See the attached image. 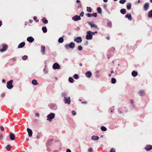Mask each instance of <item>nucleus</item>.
<instances>
[{"mask_svg":"<svg viewBox=\"0 0 152 152\" xmlns=\"http://www.w3.org/2000/svg\"><path fill=\"white\" fill-rule=\"evenodd\" d=\"M55 114L51 113L47 116V120L50 121H52V120L55 118Z\"/></svg>","mask_w":152,"mask_h":152,"instance_id":"nucleus-1","label":"nucleus"},{"mask_svg":"<svg viewBox=\"0 0 152 152\" xmlns=\"http://www.w3.org/2000/svg\"><path fill=\"white\" fill-rule=\"evenodd\" d=\"M86 39L87 40H91L92 39V34L91 33V31H88L86 33Z\"/></svg>","mask_w":152,"mask_h":152,"instance_id":"nucleus-2","label":"nucleus"},{"mask_svg":"<svg viewBox=\"0 0 152 152\" xmlns=\"http://www.w3.org/2000/svg\"><path fill=\"white\" fill-rule=\"evenodd\" d=\"M75 44L74 42H71L69 45H66L65 47L67 49H69V48L72 49H73L75 48Z\"/></svg>","mask_w":152,"mask_h":152,"instance_id":"nucleus-3","label":"nucleus"},{"mask_svg":"<svg viewBox=\"0 0 152 152\" xmlns=\"http://www.w3.org/2000/svg\"><path fill=\"white\" fill-rule=\"evenodd\" d=\"M49 106L51 109L53 110H56L57 109V106L55 104H49Z\"/></svg>","mask_w":152,"mask_h":152,"instance_id":"nucleus-4","label":"nucleus"},{"mask_svg":"<svg viewBox=\"0 0 152 152\" xmlns=\"http://www.w3.org/2000/svg\"><path fill=\"white\" fill-rule=\"evenodd\" d=\"M13 82V80H10V81L7 82V87L8 89H11L12 88L13 86L12 84Z\"/></svg>","mask_w":152,"mask_h":152,"instance_id":"nucleus-5","label":"nucleus"},{"mask_svg":"<svg viewBox=\"0 0 152 152\" xmlns=\"http://www.w3.org/2000/svg\"><path fill=\"white\" fill-rule=\"evenodd\" d=\"M64 101L66 104H70L71 103L70 98L69 97L67 98L66 97L64 99Z\"/></svg>","mask_w":152,"mask_h":152,"instance_id":"nucleus-6","label":"nucleus"},{"mask_svg":"<svg viewBox=\"0 0 152 152\" xmlns=\"http://www.w3.org/2000/svg\"><path fill=\"white\" fill-rule=\"evenodd\" d=\"M53 67L54 69H60V66L57 63H55L53 66Z\"/></svg>","mask_w":152,"mask_h":152,"instance_id":"nucleus-7","label":"nucleus"},{"mask_svg":"<svg viewBox=\"0 0 152 152\" xmlns=\"http://www.w3.org/2000/svg\"><path fill=\"white\" fill-rule=\"evenodd\" d=\"M74 41L78 43H80L82 41V39L81 37H78L75 38Z\"/></svg>","mask_w":152,"mask_h":152,"instance_id":"nucleus-8","label":"nucleus"},{"mask_svg":"<svg viewBox=\"0 0 152 152\" xmlns=\"http://www.w3.org/2000/svg\"><path fill=\"white\" fill-rule=\"evenodd\" d=\"M72 19L74 21H77L79 20H80L81 18L80 16L76 15L73 17L72 18Z\"/></svg>","mask_w":152,"mask_h":152,"instance_id":"nucleus-9","label":"nucleus"},{"mask_svg":"<svg viewBox=\"0 0 152 152\" xmlns=\"http://www.w3.org/2000/svg\"><path fill=\"white\" fill-rule=\"evenodd\" d=\"M88 24L90 25L91 28H97V26L96 25L94 24H93V23L91 22H88Z\"/></svg>","mask_w":152,"mask_h":152,"instance_id":"nucleus-10","label":"nucleus"},{"mask_svg":"<svg viewBox=\"0 0 152 152\" xmlns=\"http://www.w3.org/2000/svg\"><path fill=\"white\" fill-rule=\"evenodd\" d=\"M28 135L29 137H31L32 135L33 132L32 130L30 128H28L27 129Z\"/></svg>","mask_w":152,"mask_h":152,"instance_id":"nucleus-11","label":"nucleus"},{"mask_svg":"<svg viewBox=\"0 0 152 152\" xmlns=\"http://www.w3.org/2000/svg\"><path fill=\"white\" fill-rule=\"evenodd\" d=\"M7 45H3V48L0 49V51L1 52H4V51L6 50L7 49Z\"/></svg>","mask_w":152,"mask_h":152,"instance_id":"nucleus-12","label":"nucleus"},{"mask_svg":"<svg viewBox=\"0 0 152 152\" xmlns=\"http://www.w3.org/2000/svg\"><path fill=\"white\" fill-rule=\"evenodd\" d=\"M144 10L146 11L149 8V4L148 3H146L145 4L144 6Z\"/></svg>","mask_w":152,"mask_h":152,"instance_id":"nucleus-13","label":"nucleus"},{"mask_svg":"<svg viewBox=\"0 0 152 152\" xmlns=\"http://www.w3.org/2000/svg\"><path fill=\"white\" fill-rule=\"evenodd\" d=\"M10 137L11 140H14L15 139V136L13 133H11L10 134Z\"/></svg>","mask_w":152,"mask_h":152,"instance_id":"nucleus-14","label":"nucleus"},{"mask_svg":"<svg viewBox=\"0 0 152 152\" xmlns=\"http://www.w3.org/2000/svg\"><path fill=\"white\" fill-rule=\"evenodd\" d=\"M27 41L30 42H32L34 40V38L32 37H29L27 38Z\"/></svg>","mask_w":152,"mask_h":152,"instance_id":"nucleus-15","label":"nucleus"},{"mask_svg":"<svg viewBox=\"0 0 152 152\" xmlns=\"http://www.w3.org/2000/svg\"><path fill=\"white\" fill-rule=\"evenodd\" d=\"M145 149L146 151H150L152 149V146L151 145H147L145 146Z\"/></svg>","mask_w":152,"mask_h":152,"instance_id":"nucleus-16","label":"nucleus"},{"mask_svg":"<svg viewBox=\"0 0 152 152\" xmlns=\"http://www.w3.org/2000/svg\"><path fill=\"white\" fill-rule=\"evenodd\" d=\"M53 142V140L52 139L49 140L46 143L47 146H48L51 145L52 144Z\"/></svg>","mask_w":152,"mask_h":152,"instance_id":"nucleus-17","label":"nucleus"},{"mask_svg":"<svg viewBox=\"0 0 152 152\" xmlns=\"http://www.w3.org/2000/svg\"><path fill=\"white\" fill-rule=\"evenodd\" d=\"M85 75L86 77L90 78L92 75V73L90 71H88L86 73Z\"/></svg>","mask_w":152,"mask_h":152,"instance_id":"nucleus-18","label":"nucleus"},{"mask_svg":"<svg viewBox=\"0 0 152 152\" xmlns=\"http://www.w3.org/2000/svg\"><path fill=\"white\" fill-rule=\"evenodd\" d=\"M25 43L24 42H22L20 43L18 46V48H23L25 45Z\"/></svg>","mask_w":152,"mask_h":152,"instance_id":"nucleus-19","label":"nucleus"},{"mask_svg":"<svg viewBox=\"0 0 152 152\" xmlns=\"http://www.w3.org/2000/svg\"><path fill=\"white\" fill-rule=\"evenodd\" d=\"M125 17L128 18L129 20H132V16L130 13H128L125 15Z\"/></svg>","mask_w":152,"mask_h":152,"instance_id":"nucleus-20","label":"nucleus"},{"mask_svg":"<svg viewBox=\"0 0 152 152\" xmlns=\"http://www.w3.org/2000/svg\"><path fill=\"white\" fill-rule=\"evenodd\" d=\"M99 139L98 136L95 135H93L91 137V140H98Z\"/></svg>","mask_w":152,"mask_h":152,"instance_id":"nucleus-21","label":"nucleus"},{"mask_svg":"<svg viewBox=\"0 0 152 152\" xmlns=\"http://www.w3.org/2000/svg\"><path fill=\"white\" fill-rule=\"evenodd\" d=\"M41 51L42 53L44 55L45 54V47L44 46H41Z\"/></svg>","mask_w":152,"mask_h":152,"instance_id":"nucleus-22","label":"nucleus"},{"mask_svg":"<svg viewBox=\"0 0 152 152\" xmlns=\"http://www.w3.org/2000/svg\"><path fill=\"white\" fill-rule=\"evenodd\" d=\"M138 94L140 96H142L144 95L145 92L143 90H141L138 92Z\"/></svg>","mask_w":152,"mask_h":152,"instance_id":"nucleus-23","label":"nucleus"},{"mask_svg":"<svg viewBox=\"0 0 152 152\" xmlns=\"http://www.w3.org/2000/svg\"><path fill=\"white\" fill-rule=\"evenodd\" d=\"M132 75L133 76L135 77L137 75V73L135 71H133L132 73Z\"/></svg>","mask_w":152,"mask_h":152,"instance_id":"nucleus-24","label":"nucleus"},{"mask_svg":"<svg viewBox=\"0 0 152 152\" xmlns=\"http://www.w3.org/2000/svg\"><path fill=\"white\" fill-rule=\"evenodd\" d=\"M148 17L149 18H152V10H151L149 12L148 14Z\"/></svg>","mask_w":152,"mask_h":152,"instance_id":"nucleus-25","label":"nucleus"},{"mask_svg":"<svg viewBox=\"0 0 152 152\" xmlns=\"http://www.w3.org/2000/svg\"><path fill=\"white\" fill-rule=\"evenodd\" d=\"M126 10L124 9H121L120 10V12L122 14H124L126 13Z\"/></svg>","mask_w":152,"mask_h":152,"instance_id":"nucleus-26","label":"nucleus"},{"mask_svg":"<svg viewBox=\"0 0 152 152\" xmlns=\"http://www.w3.org/2000/svg\"><path fill=\"white\" fill-rule=\"evenodd\" d=\"M42 21L43 22L44 24H46L48 23V20H47L45 18H42Z\"/></svg>","mask_w":152,"mask_h":152,"instance_id":"nucleus-27","label":"nucleus"},{"mask_svg":"<svg viewBox=\"0 0 152 152\" xmlns=\"http://www.w3.org/2000/svg\"><path fill=\"white\" fill-rule=\"evenodd\" d=\"M32 83L34 85H37L38 84L37 81L35 80H32Z\"/></svg>","mask_w":152,"mask_h":152,"instance_id":"nucleus-28","label":"nucleus"},{"mask_svg":"<svg viewBox=\"0 0 152 152\" xmlns=\"http://www.w3.org/2000/svg\"><path fill=\"white\" fill-rule=\"evenodd\" d=\"M64 40L63 37H61L59 38L58 42L59 43H62L64 42Z\"/></svg>","mask_w":152,"mask_h":152,"instance_id":"nucleus-29","label":"nucleus"},{"mask_svg":"<svg viewBox=\"0 0 152 152\" xmlns=\"http://www.w3.org/2000/svg\"><path fill=\"white\" fill-rule=\"evenodd\" d=\"M42 30L43 32L44 33H46L47 31V28L45 26H43L42 28Z\"/></svg>","mask_w":152,"mask_h":152,"instance_id":"nucleus-30","label":"nucleus"},{"mask_svg":"<svg viewBox=\"0 0 152 152\" xmlns=\"http://www.w3.org/2000/svg\"><path fill=\"white\" fill-rule=\"evenodd\" d=\"M46 65H45L44 68L43 69V71L45 74H46L48 72V70L46 68Z\"/></svg>","mask_w":152,"mask_h":152,"instance_id":"nucleus-31","label":"nucleus"},{"mask_svg":"<svg viewBox=\"0 0 152 152\" xmlns=\"http://www.w3.org/2000/svg\"><path fill=\"white\" fill-rule=\"evenodd\" d=\"M69 81L71 83H73L74 81V79L72 77H70L69 78Z\"/></svg>","mask_w":152,"mask_h":152,"instance_id":"nucleus-32","label":"nucleus"},{"mask_svg":"<svg viewBox=\"0 0 152 152\" xmlns=\"http://www.w3.org/2000/svg\"><path fill=\"white\" fill-rule=\"evenodd\" d=\"M6 149L8 151H10L11 149V146L9 145H7L6 147Z\"/></svg>","mask_w":152,"mask_h":152,"instance_id":"nucleus-33","label":"nucleus"},{"mask_svg":"<svg viewBox=\"0 0 152 152\" xmlns=\"http://www.w3.org/2000/svg\"><path fill=\"white\" fill-rule=\"evenodd\" d=\"M97 10L98 13L100 14L102 13V9L100 7H98L97 9Z\"/></svg>","mask_w":152,"mask_h":152,"instance_id":"nucleus-34","label":"nucleus"},{"mask_svg":"<svg viewBox=\"0 0 152 152\" xmlns=\"http://www.w3.org/2000/svg\"><path fill=\"white\" fill-rule=\"evenodd\" d=\"M61 97H64V99L66 97V95L65 92H63L62 93Z\"/></svg>","mask_w":152,"mask_h":152,"instance_id":"nucleus-35","label":"nucleus"},{"mask_svg":"<svg viewBox=\"0 0 152 152\" xmlns=\"http://www.w3.org/2000/svg\"><path fill=\"white\" fill-rule=\"evenodd\" d=\"M101 129L103 131H105L107 130V129L106 127L104 126H102L101 127Z\"/></svg>","mask_w":152,"mask_h":152,"instance_id":"nucleus-36","label":"nucleus"},{"mask_svg":"<svg viewBox=\"0 0 152 152\" xmlns=\"http://www.w3.org/2000/svg\"><path fill=\"white\" fill-rule=\"evenodd\" d=\"M127 8L128 10H129L131 8V4L130 3L128 4L127 5Z\"/></svg>","mask_w":152,"mask_h":152,"instance_id":"nucleus-37","label":"nucleus"},{"mask_svg":"<svg viewBox=\"0 0 152 152\" xmlns=\"http://www.w3.org/2000/svg\"><path fill=\"white\" fill-rule=\"evenodd\" d=\"M107 25L110 28H111L112 26L111 22L110 21H108L107 23Z\"/></svg>","mask_w":152,"mask_h":152,"instance_id":"nucleus-38","label":"nucleus"},{"mask_svg":"<svg viewBox=\"0 0 152 152\" xmlns=\"http://www.w3.org/2000/svg\"><path fill=\"white\" fill-rule=\"evenodd\" d=\"M87 12H91V9L90 7H87Z\"/></svg>","mask_w":152,"mask_h":152,"instance_id":"nucleus-39","label":"nucleus"},{"mask_svg":"<svg viewBox=\"0 0 152 152\" xmlns=\"http://www.w3.org/2000/svg\"><path fill=\"white\" fill-rule=\"evenodd\" d=\"M73 77L75 79H77L79 78L78 75L77 74H75L73 75Z\"/></svg>","mask_w":152,"mask_h":152,"instance_id":"nucleus-40","label":"nucleus"},{"mask_svg":"<svg viewBox=\"0 0 152 152\" xmlns=\"http://www.w3.org/2000/svg\"><path fill=\"white\" fill-rule=\"evenodd\" d=\"M116 82V79L114 78H112L111 79V82L113 84L115 83Z\"/></svg>","mask_w":152,"mask_h":152,"instance_id":"nucleus-41","label":"nucleus"},{"mask_svg":"<svg viewBox=\"0 0 152 152\" xmlns=\"http://www.w3.org/2000/svg\"><path fill=\"white\" fill-rule=\"evenodd\" d=\"M27 58V56L26 55H25L23 56L22 58L23 60H25Z\"/></svg>","mask_w":152,"mask_h":152,"instance_id":"nucleus-42","label":"nucleus"},{"mask_svg":"<svg viewBox=\"0 0 152 152\" xmlns=\"http://www.w3.org/2000/svg\"><path fill=\"white\" fill-rule=\"evenodd\" d=\"M126 1L125 0H120L119 1V3L121 4H124Z\"/></svg>","mask_w":152,"mask_h":152,"instance_id":"nucleus-43","label":"nucleus"},{"mask_svg":"<svg viewBox=\"0 0 152 152\" xmlns=\"http://www.w3.org/2000/svg\"><path fill=\"white\" fill-rule=\"evenodd\" d=\"M83 48L81 46H79L78 47V49L79 50L81 51L82 50Z\"/></svg>","mask_w":152,"mask_h":152,"instance_id":"nucleus-44","label":"nucleus"},{"mask_svg":"<svg viewBox=\"0 0 152 152\" xmlns=\"http://www.w3.org/2000/svg\"><path fill=\"white\" fill-rule=\"evenodd\" d=\"M86 16L88 17H92V14L90 13H87L86 14Z\"/></svg>","mask_w":152,"mask_h":152,"instance_id":"nucleus-45","label":"nucleus"},{"mask_svg":"<svg viewBox=\"0 0 152 152\" xmlns=\"http://www.w3.org/2000/svg\"><path fill=\"white\" fill-rule=\"evenodd\" d=\"M97 16V13L95 12L92 14V16L96 17Z\"/></svg>","mask_w":152,"mask_h":152,"instance_id":"nucleus-46","label":"nucleus"},{"mask_svg":"<svg viewBox=\"0 0 152 152\" xmlns=\"http://www.w3.org/2000/svg\"><path fill=\"white\" fill-rule=\"evenodd\" d=\"M72 113L74 115H75L76 114V112L74 110H72Z\"/></svg>","mask_w":152,"mask_h":152,"instance_id":"nucleus-47","label":"nucleus"},{"mask_svg":"<svg viewBox=\"0 0 152 152\" xmlns=\"http://www.w3.org/2000/svg\"><path fill=\"white\" fill-rule=\"evenodd\" d=\"M84 14V12H82L80 14V16L82 17L83 16Z\"/></svg>","mask_w":152,"mask_h":152,"instance_id":"nucleus-48","label":"nucleus"},{"mask_svg":"<svg viewBox=\"0 0 152 152\" xmlns=\"http://www.w3.org/2000/svg\"><path fill=\"white\" fill-rule=\"evenodd\" d=\"M91 33L92 34V35H94L95 34L97 33V31H95L94 32H93L91 31Z\"/></svg>","mask_w":152,"mask_h":152,"instance_id":"nucleus-49","label":"nucleus"},{"mask_svg":"<svg viewBox=\"0 0 152 152\" xmlns=\"http://www.w3.org/2000/svg\"><path fill=\"white\" fill-rule=\"evenodd\" d=\"M92 151L93 149L91 148H89L88 149V151L89 152H91Z\"/></svg>","mask_w":152,"mask_h":152,"instance_id":"nucleus-50","label":"nucleus"},{"mask_svg":"<svg viewBox=\"0 0 152 152\" xmlns=\"http://www.w3.org/2000/svg\"><path fill=\"white\" fill-rule=\"evenodd\" d=\"M0 129L2 131H3L4 130V127L3 126H1L0 127Z\"/></svg>","mask_w":152,"mask_h":152,"instance_id":"nucleus-51","label":"nucleus"},{"mask_svg":"<svg viewBox=\"0 0 152 152\" xmlns=\"http://www.w3.org/2000/svg\"><path fill=\"white\" fill-rule=\"evenodd\" d=\"M110 152H115V150L114 148H112L110 150Z\"/></svg>","mask_w":152,"mask_h":152,"instance_id":"nucleus-52","label":"nucleus"},{"mask_svg":"<svg viewBox=\"0 0 152 152\" xmlns=\"http://www.w3.org/2000/svg\"><path fill=\"white\" fill-rule=\"evenodd\" d=\"M35 116L37 117H38L39 116V113H35Z\"/></svg>","mask_w":152,"mask_h":152,"instance_id":"nucleus-53","label":"nucleus"},{"mask_svg":"<svg viewBox=\"0 0 152 152\" xmlns=\"http://www.w3.org/2000/svg\"><path fill=\"white\" fill-rule=\"evenodd\" d=\"M4 96H5V94H4V93H3V94H1V97H4Z\"/></svg>","mask_w":152,"mask_h":152,"instance_id":"nucleus-54","label":"nucleus"},{"mask_svg":"<svg viewBox=\"0 0 152 152\" xmlns=\"http://www.w3.org/2000/svg\"><path fill=\"white\" fill-rule=\"evenodd\" d=\"M37 139H38L40 138V135H37Z\"/></svg>","mask_w":152,"mask_h":152,"instance_id":"nucleus-55","label":"nucleus"},{"mask_svg":"<svg viewBox=\"0 0 152 152\" xmlns=\"http://www.w3.org/2000/svg\"><path fill=\"white\" fill-rule=\"evenodd\" d=\"M66 152H71V151L69 149H67Z\"/></svg>","mask_w":152,"mask_h":152,"instance_id":"nucleus-56","label":"nucleus"},{"mask_svg":"<svg viewBox=\"0 0 152 152\" xmlns=\"http://www.w3.org/2000/svg\"><path fill=\"white\" fill-rule=\"evenodd\" d=\"M130 102L132 104L134 103V101L132 99H130Z\"/></svg>","mask_w":152,"mask_h":152,"instance_id":"nucleus-57","label":"nucleus"},{"mask_svg":"<svg viewBox=\"0 0 152 152\" xmlns=\"http://www.w3.org/2000/svg\"><path fill=\"white\" fill-rule=\"evenodd\" d=\"M47 150L48 151H50V148H47Z\"/></svg>","mask_w":152,"mask_h":152,"instance_id":"nucleus-58","label":"nucleus"},{"mask_svg":"<svg viewBox=\"0 0 152 152\" xmlns=\"http://www.w3.org/2000/svg\"><path fill=\"white\" fill-rule=\"evenodd\" d=\"M3 138V135L2 134H1L0 136V138L2 139Z\"/></svg>","mask_w":152,"mask_h":152,"instance_id":"nucleus-59","label":"nucleus"},{"mask_svg":"<svg viewBox=\"0 0 152 152\" xmlns=\"http://www.w3.org/2000/svg\"><path fill=\"white\" fill-rule=\"evenodd\" d=\"M33 19H34V20L35 21L37 19V17L35 16H34L33 17Z\"/></svg>","mask_w":152,"mask_h":152,"instance_id":"nucleus-60","label":"nucleus"},{"mask_svg":"<svg viewBox=\"0 0 152 152\" xmlns=\"http://www.w3.org/2000/svg\"><path fill=\"white\" fill-rule=\"evenodd\" d=\"M118 112L120 114L122 113V112L119 109L118 110Z\"/></svg>","mask_w":152,"mask_h":152,"instance_id":"nucleus-61","label":"nucleus"},{"mask_svg":"<svg viewBox=\"0 0 152 152\" xmlns=\"http://www.w3.org/2000/svg\"><path fill=\"white\" fill-rule=\"evenodd\" d=\"M5 80H4V79H3V80H2V82L3 83H5Z\"/></svg>","mask_w":152,"mask_h":152,"instance_id":"nucleus-62","label":"nucleus"},{"mask_svg":"<svg viewBox=\"0 0 152 152\" xmlns=\"http://www.w3.org/2000/svg\"><path fill=\"white\" fill-rule=\"evenodd\" d=\"M13 60H15L16 59V57H14L12 58Z\"/></svg>","mask_w":152,"mask_h":152,"instance_id":"nucleus-63","label":"nucleus"},{"mask_svg":"<svg viewBox=\"0 0 152 152\" xmlns=\"http://www.w3.org/2000/svg\"><path fill=\"white\" fill-rule=\"evenodd\" d=\"M76 2H77V3H80V0H77L76 1Z\"/></svg>","mask_w":152,"mask_h":152,"instance_id":"nucleus-64","label":"nucleus"}]
</instances>
